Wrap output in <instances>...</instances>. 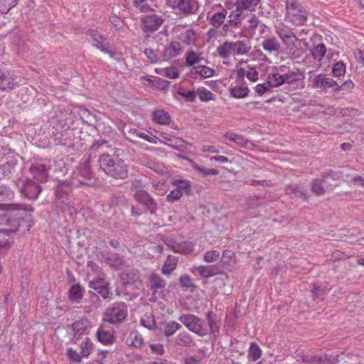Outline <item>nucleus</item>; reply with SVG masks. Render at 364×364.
<instances>
[{
    "instance_id": "nucleus-1",
    "label": "nucleus",
    "mask_w": 364,
    "mask_h": 364,
    "mask_svg": "<svg viewBox=\"0 0 364 364\" xmlns=\"http://www.w3.org/2000/svg\"><path fill=\"white\" fill-rule=\"evenodd\" d=\"M100 165L105 172L114 178H124L127 176V166L118 156L103 154L100 159Z\"/></svg>"
},
{
    "instance_id": "nucleus-2",
    "label": "nucleus",
    "mask_w": 364,
    "mask_h": 364,
    "mask_svg": "<svg viewBox=\"0 0 364 364\" xmlns=\"http://www.w3.org/2000/svg\"><path fill=\"white\" fill-rule=\"evenodd\" d=\"M250 50V46L249 43L243 41H237L235 43L227 41L217 49L219 55L227 60V61H224V63L226 64L232 63L229 61L231 58L235 59L237 56L247 54Z\"/></svg>"
},
{
    "instance_id": "nucleus-3",
    "label": "nucleus",
    "mask_w": 364,
    "mask_h": 364,
    "mask_svg": "<svg viewBox=\"0 0 364 364\" xmlns=\"http://www.w3.org/2000/svg\"><path fill=\"white\" fill-rule=\"evenodd\" d=\"M275 32L281 39L287 50L294 53L299 41L294 32L287 26L282 23L275 26Z\"/></svg>"
},
{
    "instance_id": "nucleus-4",
    "label": "nucleus",
    "mask_w": 364,
    "mask_h": 364,
    "mask_svg": "<svg viewBox=\"0 0 364 364\" xmlns=\"http://www.w3.org/2000/svg\"><path fill=\"white\" fill-rule=\"evenodd\" d=\"M287 18L296 25L303 24L306 20V11L296 0H287Z\"/></svg>"
},
{
    "instance_id": "nucleus-5",
    "label": "nucleus",
    "mask_w": 364,
    "mask_h": 364,
    "mask_svg": "<svg viewBox=\"0 0 364 364\" xmlns=\"http://www.w3.org/2000/svg\"><path fill=\"white\" fill-rule=\"evenodd\" d=\"M179 321L188 328L189 331L198 336L206 335L208 332L205 323L194 315H183L179 318Z\"/></svg>"
},
{
    "instance_id": "nucleus-6",
    "label": "nucleus",
    "mask_w": 364,
    "mask_h": 364,
    "mask_svg": "<svg viewBox=\"0 0 364 364\" xmlns=\"http://www.w3.org/2000/svg\"><path fill=\"white\" fill-rule=\"evenodd\" d=\"M127 316V309L124 304H117L107 309L104 320L111 323L122 322Z\"/></svg>"
},
{
    "instance_id": "nucleus-7",
    "label": "nucleus",
    "mask_w": 364,
    "mask_h": 364,
    "mask_svg": "<svg viewBox=\"0 0 364 364\" xmlns=\"http://www.w3.org/2000/svg\"><path fill=\"white\" fill-rule=\"evenodd\" d=\"M229 92L231 96L236 99H242L249 95L250 90L246 82L238 77L235 84H231L229 87Z\"/></svg>"
},
{
    "instance_id": "nucleus-8",
    "label": "nucleus",
    "mask_w": 364,
    "mask_h": 364,
    "mask_svg": "<svg viewBox=\"0 0 364 364\" xmlns=\"http://www.w3.org/2000/svg\"><path fill=\"white\" fill-rule=\"evenodd\" d=\"M259 0H237L235 6L237 7V11L235 13L230 14V17L234 18H231V21H232L235 24H237L238 21H240L241 18V10L243 9H250L252 7L255 6Z\"/></svg>"
},
{
    "instance_id": "nucleus-9",
    "label": "nucleus",
    "mask_w": 364,
    "mask_h": 364,
    "mask_svg": "<svg viewBox=\"0 0 364 364\" xmlns=\"http://www.w3.org/2000/svg\"><path fill=\"white\" fill-rule=\"evenodd\" d=\"M141 21L144 31L153 32L159 28L163 20L154 14H149L142 17Z\"/></svg>"
},
{
    "instance_id": "nucleus-10",
    "label": "nucleus",
    "mask_w": 364,
    "mask_h": 364,
    "mask_svg": "<svg viewBox=\"0 0 364 364\" xmlns=\"http://www.w3.org/2000/svg\"><path fill=\"white\" fill-rule=\"evenodd\" d=\"M135 198L139 203L144 206V210L147 209L151 213H154L156 209V203L149 196V195L144 191H138L135 194Z\"/></svg>"
},
{
    "instance_id": "nucleus-11",
    "label": "nucleus",
    "mask_w": 364,
    "mask_h": 364,
    "mask_svg": "<svg viewBox=\"0 0 364 364\" xmlns=\"http://www.w3.org/2000/svg\"><path fill=\"white\" fill-rule=\"evenodd\" d=\"M89 287L104 298H107L109 294L108 284L102 278L99 277L90 280Z\"/></svg>"
},
{
    "instance_id": "nucleus-12",
    "label": "nucleus",
    "mask_w": 364,
    "mask_h": 364,
    "mask_svg": "<svg viewBox=\"0 0 364 364\" xmlns=\"http://www.w3.org/2000/svg\"><path fill=\"white\" fill-rule=\"evenodd\" d=\"M181 328V324L174 321L162 322L158 327L159 330L166 337L173 335Z\"/></svg>"
},
{
    "instance_id": "nucleus-13",
    "label": "nucleus",
    "mask_w": 364,
    "mask_h": 364,
    "mask_svg": "<svg viewBox=\"0 0 364 364\" xmlns=\"http://www.w3.org/2000/svg\"><path fill=\"white\" fill-rule=\"evenodd\" d=\"M16 82L9 73L0 70V90L10 91L15 88Z\"/></svg>"
},
{
    "instance_id": "nucleus-14",
    "label": "nucleus",
    "mask_w": 364,
    "mask_h": 364,
    "mask_svg": "<svg viewBox=\"0 0 364 364\" xmlns=\"http://www.w3.org/2000/svg\"><path fill=\"white\" fill-rule=\"evenodd\" d=\"M313 86L316 88H328L332 87L336 85V82L324 75H316L312 80Z\"/></svg>"
},
{
    "instance_id": "nucleus-15",
    "label": "nucleus",
    "mask_w": 364,
    "mask_h": 364,
    "mask_svg": "<svg viewBox=\"0 0 364 364\" xmlns=\"http://www.w3.org/2000/svg\"><path fill=\"white\" fill-rule=\"evenodd\" d=\"M126 343L129 346L139 348L144 343L142 336L136 331H132L129 333L126 339Z\"/></svg>"
},
{
    "instance_id": "nucleus-16",
    "label": "nucleus",
    "mask_w": 364,
    "mask_h": 364,
    "mask_svg": "<svg viewBox=\"0 0 364 364\" xmlns=\"http://www.w3.org/2000/svg\"><path fill=\"white\" fill-rule=\"evenodd\" d=\"M83 294V289L80 284H75L70 287L68 292V297L72 302L78 303L82 299Z\"/></svg>"
},
{
    "instance_id": "nucleus-17",
    "label": "nucleus",
    "mask_w": 364,
    "mask_h": 364,
    "mask_svg": "<svg viewBox=\"0 0 364 364\" xmlns=\"http://www.w3.org/2000/svg\"><path fill=\"white\" fill-rule=\"evenodd\" d=\"M237 77L242 80H243L245 75L250 81L253 82L258 80V72L253 67H249L247 70L240 68L237 70Z\"/></svg>"
},
{
    "instance_id": "nucleus-18",
    "label": "nucleus",
    "mask_w": 364,
    "mask_h": 364,
    "mask_svg": "<svg viewBox=\"0 0 364 364\" xmlns=\"http://www.w3.org/2000/svg\"><path fill=\"white\" fill-rule=\"evenodd\" d=\"M98 341L103 345H109L114 341V336L112 331L100 328L97 332Z\"/></svg>"
},
{
    "instance_id": "nucleus-19",
    "label": "nucleus",
    "mask_w": 364,
    "mask_h": 364,
    "mask_svg": "<svg viewBox=\"0 0 364 364\" xmlns=\"http://www.w3.org/2000/svg\"><path fill=\"white\" fill-rule=\"evenodd\" d=\"M178 2L176 6L184 13L194 12L198 5L195 0H175Z\"/></svg>"
},
{
    "instance_id": "nucleus-20",
    "label": "nucleus",
    "mask_w": 364,
    "mask_h": 364,
    "mask_svg": "<svg viewBox=\"0 0 364 364\" xmlns=\"http://www.w3.org/2000/svg\"><path fill=\"white\" fill-rule=\"evenodd\" d=\"M193 272L198 273L203 277H210L217 274V269L213 266H198L193 269Z\"/></svg>"
},
{
    "instance_id": "nucleus-21",
    "label": "nucleus",
    "mask_w": 364,
    "mask_h": 364,
    "mask_svg": "<svg viewBox=\"0 0 364 364\" xmlns=\"http://www.w3.org/2000/svg\"><path fill=\"white\" fill-rule=\"evenodd\" d=\"M182 48L179 43L173 42L170 43L164 50V56L166 58H172L181 53Z\"/></svg>"
},
{
    "instance_id": "nucleus-22",
    "label": "nucleus",
    "mask_w": 364,
    "mask_h": 364,
    "mask_svg": "<svg viewBox=\"0 0 364 364\" xmlns=\"http://www.w3.org/2000/svg\"><path fill=\"white\" fill-rule=\"evenodd\" d=\"M153 120L159 124H168L171 122L169 114L164 110L159 109L153 113Z\"/></svg>"
},
{
    "instance_id": "nucleus-23",
    "label": "nucleus",
    "mask_w": 364,
    "mask_h": 364,
    "mask_svg": "<svg viewBox=\"0 0 364 364\" xmlns=\"http://www.w3.org/2000/svg\"><path fill=\"white\" fill-rule=\"evenodd\" d=\"M263 48L269 53L279 51L280 48V44L274 37H270L266 38L262 42Z\"/></svg>"
},
{
    "instance_id": "nucleus-24",
    "label": "nucleus",
    "mask_w": 364,
    "mask_h": 364,
    "mask_svg": "<svg viewBox=\"0 0 364 364\" xmlns=\"http://www.w3.org/2000/svg\"><path fill=\"white\" fill-rule=\"evenodd\" d=\"M26 196L29 198H36L41 192L40 186L33 182H29L24 186Z\"/></svg>"
},
{
    "instance_id": "nucleus-25",
    "label": "nucleus",
    "mask_w": 364,
    "mask_h": 364,
    "mask_svg": "<svg viewBox=\"0 0 364 364\" xmlns=\"http://www.w3.org/2000/svg\"><path fill=\"white\" fill-rule=\"evenodd\" d=\"M172 185L183 194H188L191 188L190 181L184 179H174L172 181Z\"/></svg>"
},
{
    "instance_id": "nucleus-26",
    "label": "nucleus",
    "mask_w": 364,
    "mask_h": 364,
    "mask_svg": "<svg viewBox=\"0 0 364 364\" xmlns=\"http://www.w3.org/2000/svg\"><path fill=\"white\" fill-rule=\"evenodd\" d=\"M165 286V282L157 274H151L149 279V287L154 290V291H156L159 289H161L164 288Z\"/></svg>"
},
{
    "instance_id": "nucleus-27",
    "label": "nucleus",
    "mask_w": 364,
    "mask_h": 364,
    "mask_svg": "<svg viewBox=\"0 0 364 364\" xmlns=\"http://www.w3.org/2000/svg\"><path fill=\"white\" fill-rule=\"evenodd\" d=\"M284 83L283 75L272 71L267 77V84L270 87H278Z\"/></svg>"
},
{
    "instance_id": "nucleus-28",
    "label": "nucleus",
    "mask_w": 364,
    "mask_h": 364,
    "mask_svg": "<svg viewBox=\"0 0 364 364\" xmlns=\"http://www.w3.org/2000/svg\"><path fill=\"white\" fill-rule=\"evenodd\" d=\"M177 264V259L174 256H168L162 268V272L168 275L173 271Z\"/></svg>"
},
{
    "instance_id": "nucleus-29",
    "label": "nucleus",
    "mask_w": 364,
    "mask_h": 364,
    "mask_svg": "<svg viewBox=\"0 0 364 364\" xmlns=\"http://www.w3.org/2000/svg\"><path fill=\"white\" fill-rule=\"evenodd\" d=\"M90 37L93 41L94 46H95L97 48L101 50H105L104 43L105 38L103 36L99 33L97 31H91L90 33Z\"/></svg>"
},
{
    "instance_id": "nucleus-30",
    "label": "nucleus",
    "mask_w": 364,
    "mask_h": 364,
    "mask_svg": "<svg viewBox=\"0 0 364 364\" xmlns=\"http://www.w3.org/2000/svg\"><path fill=\"white\" fill-rule=\"evenodd\" d=\"M196 95L202 102H208L215 99V95L203 87H200L196 90Z\"/></svg>"
},
{
    "instance_id": "nucleus-31",
    "label": "nucleus",
    "mask_w": 364,
    "mask_h": 364,
    "mask_svg": "<svg viewBox=\"0 0 364 364\" xmlns=\"http://www.w3.org/2000/svg\"><path fill=\"white\" fill-rule=\"evenodd\" d=\"M193 69L195 70V73L200 75L204 78L210 77L215 73L213 69L204 65L195 66Z\"/></svg>"
},
{
    "instance_id": "nucleus-32",
    "label": "nucleus",
    "mask_w": 364,
    "mask_h": 364,
    "mask_svg": "<svg viewBox=\"0 0 364 364\" xmlns=\"http://www.w3.org/2000/svg\"><path fill=\"white\" fill-rule=\"evenodd\" d=\"M141 323L143 326L149 330H153L157 328L155 324L154 317L151 314L145 315L141 319Z\"/></svg>"
},
{
    "instance_id": "nucleus-33",
    "label": "nucleus",
    "mask_w": 364,
    "mask_h": 364,
    "mask_svg": "<svg viewBox=\"0 0 364 364\" xmlns=\"http://www.w3.org/2000/svg\"><path fill=\"white\" fill-rule=\"evenodd\" d=\"M203 57L200 54L190 51L186 54V63L190 66H193L195 64L199 63Z\"/></svg>"
},
{
    "instance_id": "nucleus-34",
    "label": "nucleus",
    "mask_w": 364,
    "mask_h": 364,
    "mask_svg": "<svg viewBox=\"0 0 364 364\" xmlns=\"http://www.w3.org/2000/svg\"><path fill=\"white\" fill-rule=\"evenodd\" d=\"M88 323L87 321H78L73 323V328L75 333L80 336L84 332H86L88 328Z\"/></svg>"
},
{
    "instance_id": "nucleus-35",
    "label": "nucleus",
    "mask_w": 364,
    "mask_h": 364,
    "mask_svg": "<svg viewBox=\"0 0 364 364\" xmlns=\"http://www.w3.org/2000/svg\"><path fill=\"white\" fill-rule=\"evenodd\" d=\"M326 47L324 44H319L315 46L312 50V55L316 60H321L326 53Z\"/></svg>"
},
{
    "instance_id": "nucleus-36",
    "label": "nucleus",
    "mask_w": 364,
    "mask_h": 364,
    "mask_svg": "<svg viewBox=\"0 0 364 364\" xmlns=\"http://www.w3.org/2000/svg\"><path fill=\"white\" fill-rule=\"evenodd\" d=\"M248 355L253 360H257L261 357L262 350L257 344L252 343L249 348Z\"/></svg>"
},
{
    "instance_id": "nucleus-37",
    "label": "nucleus",
    "mask_w": 364,
    "mask_h": 364,
    "mask_svg": "<svg viewBox=\"0 0 364 364\" xmlns=\"http://www.w3.org/2000/svg\"><path fill=\"white\" fill-rule=\"evenodd\" d=\"M159 73L161 75H164L165 76L171 79H176L178 78L179 76L178 70H177L176 68L174 67L163 68L161 69Z\"/></svg>"
},
{
    "instance_id": "nucleus-38",
    "label": "nucleus",
    "mask_w": 364,
    "mask_h": 364,
    "mask_svg": "<svg viewBox=\"0 0 364 364\" xmlns=\"http://www.w3.org/2000/svg\"><path fill=\"white\" fill-rule=\"evenodd\" d=\"M284 83L294 84V82L299 81L302 79V76L300 73H289L283 75Z\"/></svg>"
},
{
    "instance_id": "nucleus-39",
    "label": "nucleus",
    "mask_w": 364,
    "mask_h": 364,
    "mask_svg": "<svg viewBox=\"0 0 364 364\" xmlns=\"http://www.w3.org/2000/svg\"><path fill=\"white\" fill-rule=\"evenodd\" d=\"M226 16V12L218 11L214 14L210 18L211 23L215 26H220Z\"/></svg>"
},
{
    "instance_id": "nucleus-40",
    "label": "nucleus",
    "mask_w": 364,
    "mask_h": 364,
    "mask_svg": "<svg viewBox=\"0 0 364 364\" xmlns=\"http://www.w3.org/2000/svg\"><path fill=\"white\" fill-rule=\"evenodd\" d=\"M18 0H0V11L6 13L14 6Z\"/></svg>"
},
{
    "instance_id": "nucleus-41",
    "label": "nucleus",
    "mask_w": 364,
    "mask_h": 364,
    "mask_svg": "<svg viewBox=\"0 0 364 364\" xmlns=\"http://www.w3.org/2000/svg\"><path fill=\"white\" fill-rule=\"evenodd\" d=\"M346 65L342 62H338L334 64L332 72L335 77H341L346 73Z\"/></svg>"
},
{
    "instance_id": "nucleus-42",
    "label": "nucleus",
    "mask_w": 364,
    "mask_h": 364,
    "mask_svg": "<svg viewBox=\"0 0 364 364\" xmlns=\"http://www.w3.org/2000/svg\"><path fill=\"white\" fill-rule=\"evenodd\" d=\"M80 346L83 355L88 356L92 350L93 344L89 338H86L82 342Z\"/></svg>"
},
{
    "instance_id": "nucleus-43",
    "label": "nucleus",
    "mask_w": 364,
    "mask_h": 364,
    "mask_svg": "<svg viewBox=\"0 0 364 364\" xmlns=\"http://www.w3.org/2000/svg\"><path fill=\"white\" fill-rule=\"evenodd\" d=\"M178 93L183 97L185 99H186L188 101L193 102L196 100V98L197 97L196 95V90L192 91V90H186L183 89H179L178 91Z\"/></svg>"
},
{
    "instance_id": "nucleus-44",
    "label": "nucleus",
    "mask_w": 364,
    "mask_h": 364,
    "mask_svg": "<svg viewBox=\"0 0 364 364\" xmlns=\"http://www.w3.org/2000/svg\"><path fill=\"white\" fill-rule=\"evenodd\" d=\"M220 258V252L215 250L206 252L204 255V260L208 263L216 262Z\"/></svg>"
},
{
    "instance_id": "nucleus-45",
    "label": "nucleus",
    "mask_w": 364,
    "mask_h": 364,
    "mask_svg": "<svg viewBox=\"0 0 364 364\" xmlns=\"http://www.w3.org/2000/svg\"><path fill=\"white\" fill-rule=\"evenodd\" d=\"M110 23L117 30L121 31L124 27V21L117 15H112L109 18Z\"/></svg>"
},
{
    "instance_id": "nucleus-46",
    "label": "nucleus",
    "mask_w": 364,
    "mask_h": 364,
    "mask_svg": "<svg viewBox=\"0 0 364 364\" xmlns=\"http://www.w3.org/2000/svg\"><path fill=\"white\" fill-rule=\"evenodd\" d=\"M312 191L318 196L324 193V188L322 186L321 180L316 179L313 181Z\"/></svg>"
},
{
    "instance_id": "nucleus-47",
    "label": "nucleus",
    "mask_w": 364,
    "mask_h": 364,
    "mask_svg": "<svg viewBox=\"0 0 364 364\" xmlns=\"http://www.w3.org/2000/svg\"><path fill=\"white\" fill-rule=\"evenodd\" d=\"M183 193H182L179 190H177L176 188L171 191V193L166 196V200L168 202L173 203L174 201L178 200Z\"/></svg>"
},
{
    "instance_id": "nucleus-48",
    "label": "nucleus",
    "mask_w": 364,
    "mask_h": 364,
    "mask_svg": "<svg viewBox=\"0 0 364 364\" xmlns=\"http://www.w3.org/2000/svg\"><path fill=\"white\" fill-rule=\"evenodd\" d=\"M176 342L181 346H186L191 342V338L186 333H180L176 338Z\"/></svg>"
},
{
    "instance_id": "nucleus-49",
    "label": "nucleus",
    "mask_w": 364,
    "mask_h": 364,
    "mask_svg": "<svg viewBox=\"0 0 364 364\" xmlns=\"http://www.w3.org/2000/svg\"><path fill=\"white\" fill-rule=\"evenodd\" d=\"M196 38V34L191 30L186 31V33L183 34L182 37L183 41L187 44H190L193 42Z\"/></svg>"
},
{
    "instance_id": "nucleus-50",
    "label": "nucleus",
    "mask_w": 364,
    "mask_h": 364,
    "mask_svg": "<svg viewBox=\"0 0 364 364\" xmlns=\"http://www.w3.org/2000/svg\"><path fill=\"white\" fill-rule=\"evenodd\" d=\"M121 281L123 284L131 285L134 282V275L133 274L122 273L121 275Z\"/></svg>"
},
{
    "instance_id": "nucleus-51",
    "label": "nucleus",
    "mask_w": 364,
    "mask_h": 364,
    "mask_svg": "<svg viewBox=\"0 0 364 364\" xmlns=\"http://www.w3.org/2000/svg\"><path fill=\"white\" fill-rule=\"evenodd\" d=\"M225 138L230 141H234L238 144H243V139L238 134L235 133H228L225 135Z\"/></svg>"
},
{
    "instance_id": "nucleus-52",
    "label": "nucleus",
    "mask_w": 364,
    "mask_h": 364,
    "mask_svg": "<svg viewBox=\"0 0 364 364\" xmlns=\"http://www.w3.org/2000/svg\"><path fill=\"white\" fill-rule=\"evenodd\" d=\"M67 355L68 358L72 361L76 363H80L81 361V358L79 354L71 348H68L67 350Z\"/></svg>"
},
{
    "instance_id": "nucleus-53",
    "label": "nucleus",
    "mask_w": 364,
    "mask_h": 364,
    "mask_svg": "<svg viewBox=\"0 0 364 364\" xmlns=\"http://www.w3.org/2000/svg\"><path fill=\"white\" fill-rule=\"evenodd\" d=\"M180 250L183 254H189L193 251V245L189 242H184L181 245Z\"/></svg>"
},
{
    "instance_id": "nucleus-54",
    "label": "nucleus",
    "mask_w": 364,
    "mask_h": 364,
    "mask_svg": "<svg viewBox=\"0 0 364 364\" xmlns=\"http://www.w3.org/2000/svg\"><path fill=\"white\" fill-rule=\"evenodd\" d=\"M255 90L257 94H259V95H262L264 93H265L267 91L269 90V87H268L267 85L265 83L258 84L256 85Z\"/></svg>"
},
{
    "instance_id": "nucleus-55",
    "label": "nucleus",
    "mask_w": 364,
    "mask_h": 364,
    "mask_svg": "<svg viewBox=\"0 0 364 364\" xmlns=\"http://www.w3.org/2000/svg\"><path fill=\"white\" fill-rule=\"evenodd\" d=\"M150 348L153 353L162 355L164 353V347L161 344H151L150 345Z\"/></svg>"
},
{
    "instance_id": "nucleus-56",
    "label": "nucleus",
    "mask_w": 364,
    "mask_h": 364,
    "mask_svg": "<svg viewBox=\"0 0 364 364\" xmlns=\"http://www.w3.org/2000/svg\"><path fill=\"white\" fill-rule=\"evenodd\" d=\"M180 283L183 287H188L191 286V280L187 275H183L180 277Z\"/></svg>"
},
{
    "instance_id": "nucleus-57",
    "label": "nucleus",
    "mask_w": 364,
    "mask_h": 364,
    "mask_svg": "<svg viewBox=\"0 0 364 364\" xmlns=\"http://www.w3.org/2000/svg\"><path fill=\"white\" fill-rule=\"evenodd\" d=\"M351 183L355 186H362L364 187V178L360 176H356L352 178Z\"/></svg>"
},
{
    "instance_id": "nucleus-58",
    "label": "nucleus",
    "mask_w": 364,
    "mask_h": 364,
    "mask_svg": "<svg viewBox=\"0 0 364 364\" xmlns=\"http://www.w3.org/2000/svg\"><path fill=\"white\" fill-rule=\"evenodd\" d=\"M87 273L89 275L91 274V272L90 271H92V272L94 274V273H97L98 272V267L97 266L92 262H89L87 263Z\"/></svg>"
},
{
    "instance_id": "nucleus-59",
    "label": "nucleus",
    "mask_w": 364,
    "mask_h": 364,
    "mask_svg": "<svg viewBox=\"0 0 364 364\" xmlns=\"http://www.w3.org/2000/svg\"><path fill=\"white\" fill-rule=\"evenodd\" d=\"M355 57L360 62L363 63L364 65V49L363 50H358L354 53Z\"/></svg>"
},
{
    "instance_id": "nucleus-60",
    "label": "nucleus",
    "mask_w": 364,
    "mask_h": 364,
    "mask_svg": "<svg viewBox=\"0 0 364 364\" xmlns=\"http://www.w3.org/2000/svg\"><path fill=\"white\" fill-rule=\"evenodd\" d=\"M269 64V62L261 63L258 67L259 70L261 71L262 73H267L269 71V69L270 68Z\"/></svg>"
},
{
    "instance_id": "nucleus-61",
    "label": "nucleus",
    "mask_w": 364,
    "mask_h": 364,
    "mask_svg": "<svg viewBox=\"0 0 364 364\" xmlns=\"http://www.w3.org/2000/svg\"><path fill=\"white\" fill-rule=\"evenodd\" d=\"M139 138H141L146 141H148L151 143H156V137H151L148 135L145 134L144 133L139 132Z\"/></svg>"
},
{
    "instance_id": "nucleus-62",
    "label": "nucleus",
    "mask_w": 364,
    "mask_h": 364,
    "mask_svg": "<svg viewBox=\"0 0 364 364\" xmlns=\"http://www.w3.org/2000/svg\"><path fill=\"white\" fill-rule=\"evenodd\" d=\"M139 138H141L146 141H148L151 143H156V137H151L148 135L145 134L144 133L139 132Z\"/></svg>"
},
{
    "instance_id": "nucleus-63",
    "label": "nucleus",
    "mask_w": 364,
    "mask_h": 364,
    "mask_svg": "<svg viewBox=\"0 0 364 364\" xmlns=\"http://www.w3.org/2000/svg\"><path fill=\"white\" fill-rule=\"evenodd\" d=\"M210 160L213 161H219L220 163H227L229 161L228 159L225 156H212L210 158Z\"/></svg>"
},
{
    "instance_id": "nucleus-64",
    "label": "nucleus",
    "mask_w": 364,
    "mask_h": 364,
    "mask_svg": "<svg viewBox=\"0 0 364 364\" xmlns=\"http://www.w3.org/2000/svg\"><path fill=\"white\" fill-rule=\"evenodd\" d=\"M203 151L204 152H210V153L219 152V150L215 146H204L203 147Z\"/></svg>"
}]
</instances>
